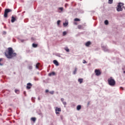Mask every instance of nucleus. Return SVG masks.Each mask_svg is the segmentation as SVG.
I'll list each match as a JSON object with an SVG mask.
<instances>
[{
	"label": "nucleus",
	"mask_w": 125,
	"mask_h": 125,
	"mask_svg": "<svg viewBox=\"0 0 125 125\" xmlns=\"http://www.w3.org/2000/svg\"><path fill=\"white\" fill-rule=\"evenodd\" d=\"M53 63L56 65V66H59V63H58V62L56 60H54L53 61Z\"/></svg>",
	"instance_id": "nucleus-9"
},
{
	"label": "nucleus",
	"mask_w": 125,
	"mask_h": 125,
	"mask_svg": "<svg viewBox=\"0 0 125 125\" xmlns=\"http://www.w3.org/2000/svg\"><path fill=\"white\" fill-rule=\"evenodd\" d=\"M86 62L85 61V60H83V64L85 63Z\"/></svg>",
	"instance_id": "nucleus-31"
},
{
	"label": "nucleus",
	"mask_w": 125,
	"mask_h": 125,
	"mask_svg": "<svg viewBox=\"0 0 125 125\" xmlns=\"http://www.w3.org/2000/svg\"><path fill=\"white\" fill-rule=\"evenodd\" d=\"M11 11H12V10L10 9H5L4 14V17L5 18H6L7 17L8 13H9V12H11Z\"/></svg>",
	"instance_id": "nucleus-4"
},
{
	"label": "nucleus",
	"mask_w": 125,
	"mask_h": 125,
	"mask_svg": "<svg viewBox=\"0 0 125 125\" xmlns=\"http://www.w3.org/2000/svg\"><path fill=\"white\" fill-rule=\"evenodd\" d=\"M32 46L34 48H36V47H38V44L33 43L32 44Z\"/></svg>",
	"instance_id": "nucleus-14"
},
{
	"label": "nucleus",
	"mask_w": 125,
	"mask_h": 125,
	"mask_svg": "<svg viewBox=\"0 0 125 125\" xmlns=\"http://www.w3.org/2000/svg\"><path fill=\"white\" fill-rule=\"evenodd\" d=\"M78 82H79V83H83V79H78Z\"/></svg>",
	"instance_id": "nucleus-12"
},
{
	"label": "nucleus",
	"mask_w": 125,
	"mask_h": 125,
	"mask_svg": "<svg viewBox=\"0 0 125 125\" xmlns=\"http://www.w3.org/2000/svg\"><path fill=\"white\" fill-rule=\"evenodd\" d=\"M74 21H81V20H80V19H78V18H76L74 19Z\"/></svg>",
	"instance_id": "nucleus-22"
},
{
	"label": "nucleus",
	"mask_w": 125,
	"mask_h": 125,
	"mask_svg": "<svg viewBox=\"0 0 125 125\" xmlns=\"http://www.w3.org/2000/svg\"><path fill=\"white\" fill-rule=\"evenodd\" d=\"M120 88H121V89H122L123 90H124V88H123V87H120Z\"/></svg>",
	"instance_id": "nucleus-35"
},
{
	"label": "nucleus",
	"mask_w": 125,
	"mask_h": 125,
	"mask_svg": "<svg viewBox=\"0 0 125 125\" xmlns=\"http://www.w3.org/2000/svg\"><path fill=\"white\" fill-rule=\"evenodd\" d=\"M16 21V18H15L14 17L12 16V19H11V22L12 23H14Z\"/></svg>",
	"instance_id": "nucleus-8"
},
{
	"label": "nucleus",
	"mask_w": 125,
	"mask_h": 125,
	"mask_svg": "<svg viewBox=\"0 0 125 125\" xmlns=\"http://www.w3.org/2000/svg\"><path fill=\"white\" fill-rule=\"evenodd\" d=\"M65 50L66 51H67V52H69L70 51V50L68 48H65Z\"/></svg>",
	"instance_id": "nucleus-25"
},
{
	"label": "nucleus",
	"mask_w": 125,
	"mask_h": 125,
	"mask_svg": "<svg viewBox=\"0 0 125 125\" xmlns=\"http://www.w3.org/2000/svg\"><path fill=\"white\" fill-rule=\"evenodd\" d=\"M48 90H47V89H46V90H45V92H46V93H47V92H48Z\"/></svg>",
	"instance_id": "nucleus-34"
},
{
	"label": "nucleus",
	"mask_w": 125,
	"mask_h": 125,
	"mask_svg": "<svg viewBox=\"0 0 125 125\" xmlns=\"http://www.w3.org/2000/svg\"><path fill=\"white\" fill-rule=\"evenodd\" d=\"M28 69H29V70H32V69H33V66H31V65L29 66H28Z\"/></svg>",
	"instance_id": "nucleus-24"
},
{
	"label": "nucleus",
	"mask_w": 125,
	"mask_h": 125,
	"mask_svg": "<svg viewBox=\"0 0 125 125\" xmlns=\"http://www.w3.org/2000/svg\"><path fill=\"white\" fill-rule=\"evenodd\" d=\"M40 63H37L36 65V69H39V66H40Z\"/></svg>",
	"instance_id": "nucleus-16"
},
{
	"label": "nucleus",
	"mask_w": 125,
	"mask_h": 125,
	"mask_svg": "<svg viewBox=\"0 0 125 125\" xmlns=\"http://www.w3.org/2000/svg\"><path fill=\"white\" fill-rule=\"evenodd\" d=\"M32 86L33 85L32 84V83H28L27 84V86H26L27 89H31V88L32 87Z\"/></svg>",
	"instance_id": "nucleus-7"
},
{
	"label": "nucleus",
	"mask_w": 125,
	"mask_h": 125,
	"mask_svg": "<svg viewBox=\"0 0 125 125\" xmlns=\"http://www.w3.org/2000/svg\"><path fill=\"white\" fill-rule=\"evenodd\" d=\"M55 112H56V115H58V114H60V113L59 112H61V108L56 107L55 108Z\"/></svg>",
	"instance_id": "nucleus-6"
},
{
	"label": "nucleus",
	"mask_w": 125,
	"mask_h": 125,
	"mask_svg": "<svg viewBox=\"0 0 125 125\" xmlns=\"http://www.w3.org/2000/svg\"><path fill=\"white\" fill-rule=\"evenodd\" d=\"M63 26L64 27H67V26H68V22H64V23H63Z\"/></svg>",
	"instance_id": "nucleus-21"
},
{
	"label": "nucleus",
	"mask_w": 125,
	"mask_h": 125,
	"mask_svg": "<svg viewBox=\"0 0 125 125\" xmlns=\"http://www.w3.org/2000/svg\"><path fill=\"white\" fill-rule=\"evenodd\" d=\"M61 21L60 20H59L57 21V25H60V23H61Z\"/></svg>",
	"instance_id": "nucleus-23"
},
{
	"label": "nucleus",
	"mask_w": 125,
	"mask_h": 125,
	"mask_svg": "<svg viewBox=\"0 0 125 125\" xmlns=\"http://www.w3.org/2000/svg\"><path fill=\"white\" fill-rule=\"evenodd\" d=\"M63 105H66L67 104V103H66V102H62Z\"/></svg>",
	"instance_id": "nucleus-30"
},
{
	"label": "nucleus",
	"mask_w": 125,
	"mask_h": 125,
	"mask_svg": "<svg viewBox=\"0 0 125 125\" xmlns=\"http://www.w3.org/2000/svg\"><path fill=\"white\" fill-rule=\"evenodd\" d=\"M23 93H24V94H26V92L24 91V92H23Z\"/></svg>",
	"instance_id": "nucleus-37"
},
{
	"label": "nucleus",
	"mask_w": 125,
	"mask_h": 125,
	"mask_svg": "<svg viewBox=\"0 0 125 125\" xmlns=\"http://www.w3.org/2000/svg\"><path fill=\"white\" fill-rule=\"evenodd\" d=\"M124 5V4L123 3H119L117 5V10L118 12L123 11V8H122V6H123Z\"/></svg>",
	"instance_id": "nucleus-3"
},
{
	"label": "nucleus",
	"mask_w": 125,
	"mask_h": 125,
	"mask_svg": "<svg viewBox=\"0 0 125 125\" xmlns=\"http://www.w3.org/2000/svg\"><path fill=\"white\" fill-rule=\"evenodd\" d=\"M15 92H16V93H19V91L18 90H15Z\"/></svg>",
	"instance_id": "nucleus-27"
},
{
	"label": "nucleus",
	"mask_w": 125,
	"mask_h": 125,
	"mask_svg": "<svg viewBox=\"0 0 125 125\" xmlns=\"http://www.w3.org/2000/svg\"><path fill=\"white\" fill-rule=\"evenodd\" d=\"M49 93H50V94H53L54 93V91H50Z\"/></svg>",
	"instance_id": "nucleus-28"
},
{
	"label": "nucleus",
	"mask_w": 125,
	"mask_h": 125,
	"mask_svg": "<svg viewBox=\"0 0 125 125\" xmlns=\"http://www.w3.org/2000/svg\"><path fill=\"white\" fill-rule=\"evenodd\" d=\"M77 68H75L74 69V71H73L74 75H76V74H77Z\"/></svg>",
	"instance_id": "nucleus-17"
},
{
	"label": "nucleus",
	"mask_w": 125,
	"mask_h": 125,
	"mask_svg": "<svg viewBox=\"0 0 125 125\" xmlns=\"http://www.w3.org/2000/svg\"><path fill=\"white\" fill-rule=\"evenodd\" d=\"M82 109V106H81V105H79L77 106V110H78V111H80V109Z\"/></svg>",
	"instance_id": "nucleus-13"
},
{
	"label": "nucleus",
	"mask_w": 125,
	"mask_h": 125,
	"mask_svg": "<svg viewBox=\"0 0 125 125\" xmlns=\"http://www.w3.org/2000/svg\"><path fill=\"white\" fill-rule=\"evenodd\" d=\"M63 36L67 35V32L66 31H64L63 32Z\"/></svg>",
	"instance_id": "nucleus-26"
},
{
	"label": "nucleus",
	"mask_w": 125,
	"mask_h": 125,
	"mask_svg": "<svg viewBox=\"0 0 125 125\" xmlns=\"http://www.w3.org/2000/svg\"><path fill=\"white\" fill-rule=\"evenodd\" d=\"M78 29H83V26L82 25H79L78 26Z\"/></svg>",
	"instance_id": "nucleus-20"
},
{
	"label": "nucleus",
	"mask_w": 125,
	"mask_h": 125,
	"mask_svg": "<svg viewBox=\"0 0 125 125\" xmlns=\"http://www.w3.org/2000/svg\"><path fill=\"white\" fill-rule=\"evenodd\" d=\"M4 54L8 59H11V58H13V57H15L17 55V54L14 52V50L11 47L8 48L7 50L5 51Z\"/></svg>",
	"instance_id": "nucleus-1"
},
{
	"label": "nucleus",
	"mask_w": 125,
	"mask_h": 125,
	"mask_svg": "<svg viewBox=\"0 0 125 125\" xmlns=\"http://www.w3.org/2000/svg\"><path fill=\"white\" fill-rule=\"evenodd\" d=\"M124 74H125V71H124Z\"/></svg>",
	"instance_id": "nucleus-38"
},
{
	"label": "nucleus",
	"mask_w": 125,
	"mask_h": 125,
	"mask_svg": "<svg viewBox=\"0 0 125 125\" xmlns=\"http://www.w3.org/2000/svg\"><path fill=\"white\" fill-rule=\"evenodd\" d=\"M61 101L62 102H64V99L62 98L61 99Z\"/></svg>",
	"instance_id": "nucleus-32"
},
{
	"label": "nucleus",
	"mask_w": 125,
	"mask_h": 125,
	"mask_svg": "<svg viewBox=\"0 0 125 125\" xmlns=\"http://www.w3.org/2000/svg\"><path fill=\"white\" fill-rule=\"evenodd\" d=\"M60 10L63 11V7H60L59 8Z\"/></svg>",
	"instance_id": "nucleus-29"
},
{
	"label": "nucleus",
	"mask_w": 125,
	"mask_h": 125,
	"mask_svg": "<svg viewBox=\"0 0 125 125\" xmlns=\"http://www.w3.org/2000/svg\"><path fill=\"white\" fill-rule=\"evenodd\" d=\"M108 3L109 4H112V3H113V0H108Z\"/></svg>",
	"instance_id": "nucleus-19"
},
{
	"label": "nucleus",
	"mask_w": 125,
	"mask_h": 125,
	"mask_svg": "<svg viewBox=\"0 0 125 125\" xmlns=\"http://www.w3.org/2000/svg\"><path fill=\"white\" fill-rule=\"evenodd\" d=\"M90 44H91V42H87L85 43V45L86 46H89L90 45Z\"/></svg>",
	"instance_id": "nucleus-10"
},
{
	"label": "nucleus",
	"mask_w": 125,
	"mask_h": 125,
	"mask_svg": "<svg viewBox=\"0 0 125 125\" xmlns=\"http://www.w3.org/2000/svg\"><path fill=\"white\" fill-rule=\"evenodd\" d=\"M38 100H41V98H40V97H38Z\"/></svg>",
	"instance_id": "nucleus-36"
},
{
	"label": "nucleus",
	"mask_w": 125,
	"mask_h": 125,
	"mask_svg": "<svg viewBox=\"0 0 125 125\" xmlns=\"http://www.w3.org/2000/svg\"><path fill=\"white\" fill-rule=\"evenodd\" d=\"M104 24L105 25H108V24H109V21H108V20H105L104 21Z\"/></svg>",
	"instance_id": "nucleus-18"
},
{
	"label": "nucleus",
	"mask_w": 125,
	"mask_h": 125,
	"mask_svg": "<svg viewBox=\"0 0 125 125\" xmlns=\"http://www.w3.org/2000/svg\"><path fill=\"white\" fill-rule=\"evenodd\" d=\"M31 121H32V122H36V120L37 119L35 117H32V118H31Z\"/></svg>",
	"instance_id": "nucleus-15"
},
{
	"label": "nucleus",
	"mask_w": 125,
	"mask_h": 125,
	"mask_svg": "<svg viewBox=\"0 0 125 125\" xmlns=\"http://www.w3.org/2000/svg\"><path fill=\"white\" fill-rule=\"evenodd\" d=\"M55 72H52L49 74V76L51 77V76H55Z\"/></svg>",
	"instance_id": "nucleus-11"
},
{
	"label": "nucleus",
	"mask_w": 125,
	"mask_h": 125,
	"mask_svg": "<svg viewBox=\"0 0 125 125\" xmlns=\"http://www.w3.org/2000/svg\"><path fill=\"white\" fill-rule=\"evenodd\" d=\"M74 25H78V23H77L76 22H74Z\"/></svg>",
	"instance_id": "nucleus-33"
},
{
	"label": "nucleus",
	"mask_w": 125,
	"mask_h": 125,
	"mask_svg": "<svg viewBox=\"0 0 125 125\" xmlns=\"http://www.w3.org/2000/svg\"><path fill=\"white\" fill-rule=\"evenodd\" d=\"M108 84L110 85V86H115L116 85V81L114 79H113V77H110V78H108L107 80Z\"/></svg>",
	"instance_id": "nucleus-2"
},
{
	"label": "nucleus",
	"mask_w": 125,
	"mask_h": 125,
	"mask_svg": "<svg viewBox=\"0 0 125 125\" xmlns=\"http://www.w3.org/2000/svg\"><path fill=\"white\" fill-rule=\"evenodd\" d=\"M95 73L96 76H100V75L102 74V72L99 69H95Z\"/></svg>",
	"instance_id": "nucleus-5"
}]
</instances>
